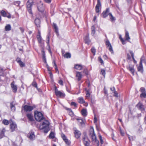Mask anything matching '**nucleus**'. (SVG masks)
Returning a JSON list of instances; mask_svg holds the SVG:
<instances>
[{
  "label": "nucleus",
  "instance_id": "f257e3e1",
  "mask_svg": "<svg viewBox=\"0 0 146 146\" xmlns=\"http://www.w3.org/2000/svg\"><path fill=\"white\" fill-rule=\"evenodd\" d=\"M49 122L48 121L44 120L42 124H40L39 129H44V133H47L49 130Z\"/></svg>",
  "mask_w": 146,
  "mask_h": 146
},
{
  "label": "nucleus",
  "instance_id": "f03ea898",
  "mask_svg": "<svg viewBox=\"0 0 146 146\" xmlns=\"http://www.w3.org/2000/svg\"><path fill=\"white\" fill-rule=\"evenodd\" d=\"M90 135L93 141L97 143L98 146L99 145V141L97 139L96 135L94 133V130L93 127L91 128L90 131Z\"/></svg>",
  "mask_w": 146,
  "mask_h": 146
},
{
  "label": "nucleus",
  "instance_id": "7ed1b4c3",
  "mask_svg": "<svg viewBox=\"0 0 146 146\" xmlns=\"http://www.w3.org/2000/svg\"><path fill=\"white\" fill-rule=\"evenodd\" d=\"M35 119L38 121H41L44 118L42 113L37 111L35 112Z\"/></svg>",
  "mask_w": 146,
  "mask_h": 146
},
{
  "label": "nucleus",
  "instance_id": "20e7f679",
  "mask_svg": "<svg viewBox=\"0 0 146 146\" xmlns=\"http://www.w3.org/2000/svg\"><path fill=\"white\" fill-rule=\"evenodd\" d=\"M55 92L56 95L58 97H63L65 95L64 94L58 91L56 86L55 87Z\"/></svg>",
  "mask_w": 146,
  "mask_h": 146
},
{
  "label": "nucleus",
  "instance_id": "39448f33",
  "mask_svg": "<svg viewBox=\"0 0 146 146\" xmlns=\"http://www.w3.org/2000/svg\"><path fill=\"white\" fill-rule=\"evenodd\" d=\"M37 8L38 10L41 12H43L44 10V7L41 1H40L37 4Z\"/></svg>",
  "mask_w": 146,
  "mask_h": 146
},
{
  "label": "nucleus",
  "instance_id": "423d86ee",
  "mask_svg": "<svg viewBox=\"0 0 146 146\" xmlns=\"http://www.w3.org/2000/svg\"><path fill=\"white\" fill-rule=\"evenodd\" d=\"M35 108V106H31L27 105H25L24 107V109L26 111H32L34 108Z\"/></svg>",
  "mask_w": 146,
  "mask_h": 146
},
{
  "label": "nucleus",
  "instance_id": "0eeeda50",
  "mask_svg": "<svg viewBox=\"0 0 146 146\" xmlns=\"http://www.w3.org/2000/svg\"><path fill=\"white\" fill-rule=\"evenodd\" d=\"M106 44L107 47H109V50L111 52V53H113V50L112 47L110 42L108 40H107L106 42Z\"/></svg>",
  "mask_w": 146,
  "mask_h": 146
},
{
  "label": "nucleus",
  "instance_id": "6e6552de",
  "mask_svg": "<svg viewBox=\"0 0 146 146\" xmlns=\"http://www.w3.org/2000/svg\"><path fill=\"white\" fill-rule=\"evenodd\" d=\"M33 2H30L29 1H28L27 3V9L29 13L31 14H32V12L31 10V7L32 5Z\"/></svg>",
  "mask_w": 146,
  "mask_h": 146
},
{
  "label": "nucleus",
  "instance_id": "1a4fd4ad",
  "mask_svg": "<svg viewBox=\"0 0 146 146\" xmlns=\"http://www.w3.org/2000/svg\"><path fill=\"white\" fill-rule=\"evenodd\" d=\"M144 58V57L143 56H142L141 58L139 64L137 68L138 70L139 71L142 72L143 71V68L142 64V62H143Z\"/></svg>",
  "mask_w": 146,
  "mask_h": 146
},
{
  "label": "nucleus",
  "instance_id": "9d476101",
  "mask_svg": "<svg viewBox=\"0 0 146 146\" xmlns=\"http://www.w3.org/2000/svg\"><path fill=\"white\" fill-rule=\"evenodd\" d=\"M98 0V3L96 7V13H98L101 9V4L100 0Z\"/></svg>",
  "mask_w": 146,
  "mask_h": 146
},
{
  "label": "nucleus",
  "instance_id": "9b49d317",
  "mask_svg": "<svg viewBox=\"0 0 146 146\" xmlns=\"http://www.w3.org/2000/svg\"><path fill=\"white\" fill-rule=\"evenodd\" d=\"M110 13L109 9L107 8L105 11H103L102 15L103 18H105L108 15H109Z\"/></svg>",
  "mask_w": 146,
  "mask_h": 146
},
{
  "label": "nucleus",
  "instance_id": "f8f14e48",
  "mask_svg": "<svg viewBox=\"0 0 146 146\" xmlns=\"http://www.w3.org/2000/svg\"><path fill=\"white\" fill-rule=\"evenodd\" d=\"M83 143L85 146H89L90 141L87 137L85 136L83 138Z\"/></svg>",
  "mask_w": 146,
  "mask_h": 146
},
{
  "label": "nucleus",
  "instance_id": "ddd939ff",
  "mask_svg": "<svg viewBox=\"0 0 146 146\" xmlns=\"http://www.w3.org/2000/svg\"><path fill=\"white\" fill-rule=\"evenodd\" d=\"M11 86L13 92L14 93H16L17 91V85L15 84L14 81H13L11 83Z\"/></svg>",
  "mask_w": 146,
  "mask_h": 146
},
{
  "label": "nucleus",
  "instance_id": "4468645a",
  "mask_svg": "<svg viewBox=\"0 0 146 146\" xmlns=\"http://www.w3.org/2000/svg\"><path fill=\"white\" fill-rule=\"evenodd\" d=\"M10 127L11 131L12 132L15 130L17 127L16 124L11 121V122H10Z\"/></svg>",
  "mask_w": 146,
  "mask_h": 146
},
{
  "label": "nucleus",
  "instance_id": "2eb2a0df",
  "mask_svg": "<svg viewBox=\"0 0 146 146\" xmlns=\"http://www.w3.org/2000/svg\"><path fill=\"white\" fill-rule=\"evenodd\" d=\"M28 137L31 140H33L35 139V137L34 132H30L28 135Z\"/></svg>",
  "mask_w": 146,
  "mask_h": 146
},
{
  "label": "nucleus",
  "instance_id": "dca6fc26",
  "mask_svg": "<svg viewBox=\"0 0 146 146\" xmlns=\"http://www.w3.org/2000/svg\"><path fill=\"white\" fill-rule=\"evenodd\" d=\"M1 13L2 16L4 17H7L8 18H11V15L10 14H9V15L7 16V13L3 10L1 11Z\"/></svg>",
  "mask_w": 146,
  "mask_h": 146
},
{
  "label": "nucleus",
  "instance_id": "f3484780",
  "mask_svg": "<svg viewBox=\"0 0 146 146\" xmlns=\"http://www.w3.org/2000/svg\"><path fill=\"white\" fill-rule=\"evenodd\" d=\"M137 107L142 111L144 110L145 109L144 108V106L140 102L137 105Z\"/></svg>",
  "mask_w": 146,
  "mask_h": 146
},
{
  "label": "nucleus",
  "instance_id": "a211bd4d",
  "mask_svg": "<svg viewBox=\"0 0 146 146\" xmlns=\"http://www.w3.org/2000/svg\"><path fill=\"white\" fill-rule=\"evenodd\" d=\"M74 133L75 136L77 138H78L80 137L81 134L80 131L77 130L75 131Z\"/></svg>",
  "mask_w": 146,
  "mask_h": 146
},
{
  "label": "nucleus",
  "instance_id": "6ab92c4d",
  "mask_svg": "<svg viewBox=\"0 0 146 146\" xmlns=\"http://www.w3.org/2000/svg\"><path fill=\"white\" fill-rule=\"evenodd\" d=\"M5 131V128L0 129V138H1L3 137Z\"/></svg>",
  "mask_w": 146,
  "mask_h": 146
},
{
  "label": "nucleus",
  "instance_id": "aec40b11",
  "mask_svg": "<svg viewBox=\"0 0 146 146\" xmlns=\"http://www.w3.org/2000/svg\"><path fill=\"white\" fill-rule=\"evenodd\" d=\"M127 69L129 70L133 75H134L135 70L133 66L129 65Z\"/></svg>",
  "mask_w": 146,
  "mask_h": 146
},
{
  "label": "nucleus",
  "instance_id": "412c9836",
  "mask_svg": "<svg viewBox=\"0 0 146 146\" xmlns=\"http://www.w3.org/2000/svg\"><path fill=\"white\" fill-rule=\"evenodd\" d=\"M35 23L37 27H40V22L39 19H36L35 20Z\"/></svg>",
  "mask_w": 146,
  "mask_h": 146
},
{
  "label": "nucleus",
  "instance_id": "4be33fe9",
  "mask_svg": "<svg viewBox=\"0 0 146 146\" xmlns=\"http://www.w3.org/2000/svg\"><path fill=\"white\" fill-rule=\"evenodd\" d=\"M84 40L86 43L89 44L90 42V40L89 39V34H88L84 38Z\"/></svg>",
  "mask_w": 146,
  "mask_h": 146
},
{
  "label": "nucleus",
  "instance_id": "5701e85b",
  "mask_svg": "<svg viewBox=\"0 0 146 146\" xmlns=\"http://www.w3.org/2000/svg\"><path fill=\"white\" fill-rule=\"evenodd\" d=\"M76 76L78 78V81H80L81 79L82 78V75L81 73L79 72H77L76 75Z\"/></svg>",
  "mask_w": 146,
  "mask_h": 146
},
{
  "label": "nucleus",
  "instance_id": "b1692460",
  "mask_svg": "<svg viewBox=\"0 0 146 146\" xmlns=\"http://www.w3.org/2000/svg\"><path fill=\"white\" fill-rule=\"evenodd\" d=\"M85 90L86 92V97L89 98L90 95V89H89L88 90L86 88H85Z\"/></svg>",
  "mask_w": 146,
  "mask_h": 146
},
{
  "label": "nucleus",
  "instance_id": "393cba45",
  "mask_svg": "<svg viewBox=\"0 0 146 146\" xmlns=\"http://www.w3.org/2000/svg\"><path fill=\"white\" fill-rule=\"evenodd\" d=\"M75 68L76 69L80 70L82 69L83 66L80 64H77L75 65Z\"/></svg>",
  "mask_w": 146,
  "mask_h": 146
},
{
  "label": "nucleus",
  "instance_id": "a878e982",
  "mask_svg": "<svg viewBox=\"0 0 146 146\" xmlns=\"http://www.w3.org/2000/svg\"><path fill=\"white\" fill-rule=\"evenodd\" d=\"M15 104L14 102H12L10 103V107L11 110L13 111L15 110Z\"/></svg>",
  "mask_w": 146,
  "mask_h": 146
},
{
  "label": "nucleus",
  "instance_id": "bb28decb",
  "mask_svg": "<svg viewBox=\"0 0 146 146\" xmlns=\"http://www.w3.org/2000/svg\"><path fill=\"white\" fill-rule=\"evenodd\" d=\"M27 116L30 121H32L33 120V116L31 114H27Z\"/></svg>",
  "mask_w": 146,
  "mask_h": 146
},
{
  "label": "nucleus",
  "instance_id": "cd10ccee",
  "mask_svg": "<svg viewBox=\"0 0 146 146\" xmlns=\"http://www.w3.org/2000/svg\"><path fill=\"white\" fill-rule=\"evenodd\" d=\"M125 38L126 40L129 41L130 39L129 35V33L128 32L126 31L125 33Z\"/></svg>",
  "mask_w": 146,
  "mask_h": 146
},
{
  "label": "nucleus",
  "instance_id": "c85d7f7f",
  "mask_svg": "<svg viewBox=\"0 0 146 146\" xmlns=\"http://www.w3.org/2000/svg\"><path fill=\"white\" fill-rule=\"evenodd\" d=\"M42 55L43 59L45 63H46V60L45 56V53L43 49H42Z\"/></svg>",
  "mask_w": 146,
  "mask_h": 146
},
{
  "label": "nucleus",
  "instance_id": "c756f323",
  "mask_svg": "<svg viewBox=\"0 0 146 146\" xmlns=\"http://www.w3.org/2000/svg\"><path fill=\"white\" fill-rule=\"evenodd\" d=\"M38 35H37V38L38 40V42L39 43H41V41L42 40V38L41 37L40 32L39 31H38Z\"/></svg>",
  "mask_w": 146,
  "mask_h": 146
},
{
  "label": "nucleus",
  "instance_id": "7c9ffc66",
  "mask_svg": "<svg viewBox=\"0 0 146 146\" xmlns=\"http://www.w3.org/2000/svg\"><path fill=\"white\" fill-rule=\"evenodd\" d=\"M78 102L81 104H83L85 102V101L82 97H80L78 98Z\"/></svg>",
  "mask_w": 146,
  "mask_h": 146
},
{
  "label": "nucleus",
  "instance_id": "2f4dec72",
  "mask_svg": "<svg viewBox=\"0 0 146 146\" xmlns=\"http://www.w3.org/2000/svg\"><path fill=\"white\" fill-rule=\"evenodd\" d=\"M6 31H9L11 30V27L10 25L8 24L6 25L5 27Z\"/></svg>",
  "mask_w": 146,
  "mask_h": 146
},
{
  "label": "nucleus",
  "instance_id": "473e14b6",
  "mask_svg": "<svg viewBox=\"0 0 146 146\" xmlns=\"http://www.w3.org/2000/svg\"><path fill=\"white\" fill-rule=\"evenodd\" d=\"M92 33L91 34L92 36H94L95 33V27L94 26H92L91 27Z\"/></svg>",
  "mask_w": 146,
  "mask_h": 146
},
{
  "label": "nucleus",
  "instance_id": "72a5a7b5",
  "mask_svg": "<svg viewBox=\"0 0 146 146\" xmlns=\"http://www.w3.org/2000/svg\"><path fill=\"white\" fill-rule=\"evenodd\" d=\"M86 110L85 109H83L81 111V113L82 115L84 116L86 115Z\"/></svg>",
  "mask_w": 146,
  "mask_h": 146
},
{
  "label": "nucleus",
  "instance_id": "f704fd0d",
  "mask_svg": "<svg viewBox=\"0 0 146 146\" xmlns=\"http://www.w3.org/2000/svg\"><path fill=\"white\" fill-rule=\"evenodd\" d=\"M2 123L5 125H7L9 123V121L5 119L3 120L2 121Z\"/></svg>",
  "mask_w": 146,
  "mask_h": 146
},
{
  "label": "nucleus",
  "instance_id": "c9c22d12",
  "mask_svg": "<svg viewBox=\"0 0 146 146\" xmlns=\"http://www.w3.org/2000/svg\"><path fill=\"white\" fill-rule=\"evenodd\" d=\"M53 27L55 29V32L56 33H58V28L56 25L55 23H53Z\"/></svg>",
  "mask_w": 146,
  "mask_h": 146
},
{
  "label": "nucleus",
  "instance_id": "e433bc0d",
  "mask_svg": "<svg viewBox=\"0 0 146 146\" xmlns=\"http://www.w3.org/2000/svg\"><path fill=\"white\" fill-rule=\"evenodd\" d=\"M110 19L111 21H113L115 20V19L114 17L113 16L112 14L111 13L110 14Z\"/></svg>",
  "mask_w": 146,
  "mask_h": 146
},
{
  "label": "nucleus",
  "instance_id": "4c0bfd02",
  "mask_svg": "<svg viewBox=\"0 0 146 146\" xmlns=\"http://www.w3.org/2000/svg\"><path fill=\"white\" fill-rule=\"evenodd\" d=\"M64 56L65 58H70L71 57V54L69 53H66L64 55Z\"/></svg>",
  "mask_w": 146,
  "mask_h": 146
},
{
  "label": "nucleus",
  "instance_id": "58836bf2",
  "mask_svg": "<svg viewBox=\"0 0 146 146\" xmlns=\"http://www.w3.org/2000/svg\"><path fill=\"white\" fill-rule=\"evenodd\" d=\"M78 122L80 123L82 126L83 127L84 126L85 124L84 122L82 119H81L79 121H78Z\"/></svg>",
  "mask_w": 146,
  "mask_h": 146
},
{
  "label": "nucleus",
  "instance_id": "ea45409f",
  "mask_svg": "<svg viewBox=\"0 0 146 146\" xmlns=\"http://www.w3.org/2000/svg\"><path fill=\"white\" fill-rule=\"evenodd\" d=\"M49 137L50 138H54V133L53 132H51L49 135Z\"/></svg>",
  "mask_w": 146,
  "mask_h": 146
},
{
  "label": "nucleus",
  "instance_id": "a19ab883",
  "mask_svg": "<svg viewBox=\"0 0 146 146\" xmlns=\"http://www.w3.org/2000/svg\"><path fill=\"white\" fill-rule=\"evenodd\" d=\"M101 74L103 75L104 76V77H105L106 74L105 70L103 69H101Z\"/></svg>",
  "mask_w": 146,
  "mask_h": 146
},
{
  "label": "nucleus",
  "instance_id": "79ce46f5",
  "mask_svg": "<svg viewBox=\"0 0 146 146\" xmlns=\"http://www.w3.org/2000/svg\"><path fill=\"white\" fill-rule=\"evenodd\" d=\"M98 60L100 62L101 64H104L103 61L100 57H98Z\"/></svg>",
  "mask_w": 146,
  "mask_h": 146
},
{
  "label": "nucleus",
  "instance_id": "37998d69",
  "mask_svg": "<svg viewBox=\"0 0 146 146\" xmlns=\"http://www.w3.org/2000/svg\"><path fill=\"white\" fill-rule=\"evenodd\" d=\"M92 52L93 53L94 55L95 54L96 49L94 48H92L91 49Z\"/></svg>",
  "mask_w": 146,
  "mask_h": 146
},
{
  "label": "nucleus",
  "instance_id": "c03bdc74",
  "mask_svg": "<svg viewBox=\"0 0 146 146\" xmlns=\"http://www.w3.org/2000/svg\"><path fill=\"white\" fill-rule=\"evenodd\" d=\"M99 137L100 139L101 143L102 144L104 143V141L102 139V136L100 134L99 135Z\"/></svg>",
  "mask_w": 146,
  "mask_h": 146
},
{
  "label": "nucleus",
  "instance_id": "a18cd8bd",
  "mask_svg": "<svg viewBox=\"0 0 146 146\" xmlns=\"http://www.w3.org/2000/svg\"><path fill=\"white\" fill-rule=\"evenodd\" d=\"M32 85L33 86L35 87L36 88H37V84L36 82H33L32 83Z\"/></svg>",
  "mask_w": 146,
  "mask_h": 146
},
{
  "label": "nucleus",
  "instance_id": "49530a36",
  "mask_svg": "<svg viewBox=\"0 0 146 146\" xmlns=\"http://www.w3.org/2000/svg\"><path fill=\"white\" fill-rule=\"evenodd\" d=\"M140 96L141 97H145L146 96V94L145 92H142V93L140 95Z\"/></svg>",
  "mask_w": 146,
  "mask_h": 146
},
{
  "label": "nucleus",
  "instance_id": "de8ad7c7",
  "mask_svg": "<svg viewBox=\"0 0 146 146\" xmlns=\"http://www.w3.org/2000/svg\"><path fill=\"white\" fill-rule=\"evenodd\" d=\"M61 137L64 141L67 139L66 136L64 134H62L61 135Z\"/></svg>",
  "mask_w": 146,
  "mask_h": 146
},
{
  "label": "nucleus",
  "instance_id": "09e8293b",
  "mask_svg": "<svg viewBox=\"0 0 146 146\" xmlns=\"http://www.w3.org/2000/svg\"><path fill=\"white\" fill-rule=\"evenodd\" d=\"M20 3V2L19 1H16L14 3V4L15 5L19 6Z\"/></svg>",
  "mask_w": 146,
  "mask_h": 146
},
{
  "label": "nucleus",
  "instance_id": "8fccbe9b",
  "mask_svg": "<svg viewBox=\"0 0 146 146\" xmlns=\"http://www.w3.org/2000/svg\"><path fill=\"white\" fill-rule=\"evenodd\" d=\"M114 94L113 95L114 96L116 97H118V93L117 92L115 91L114 92Z\"/></svg>",
  "mask_w": 146,
  "mask_h": 146
},
{
  "label": "nucleus",
  "instance_id": "3c124183",
  "mask_svg": "<svg viewBox=\"0 0 146 146\" xmlns=\"http://www.w3.org/2000/svg\"><path fill=\"white\" fill-rule=\"evenodd\" d=\"M64 141L67 145H69L70 144V141H68V139H67L66 140H64Z\"/></svg>",
  "mask_w": 146,
  "mask_h": 146
},
{
  "label": "nucleus",
  "instance_id": "603ef678",
  "mask_svg": "<svg viewBox=\"0 0 146 146\" xmlns=\"http://www.w3.org/2000/svg\"><path fill=\"white\" fill-rule=\"evenodd\" d=\"M19 64L21 67H22L25 66L24 64L21 61Z\"/></svg>",
  "mask_w": 146,
  "mask_h": 146
},
{
  "label": "nucleus",
  "instance_id": "864d4df0",
  "mask_svg": "<svg viewBox=\"0 0 146 146\" xmlns=\"http://www.w3.org/2000/svg\"><path fill=\"white\" fill-rule=\"evenodd\" d=\"M53 62L54 63V66H55V70H56V71H58V74L59 73V71L58 70V69L57 68V66L56 65V64L55 63V62L54 61Z\"/></svg>",
  "mask_w": 146,
  "mask_h": 146
},
{
  "label": "nucleus",
  "instance_id": "5fc2aeb1",
  "mask_svg": "<svg viewBox=\"0 0 146 146\" xmlns=\"http://www.w3.org/2000/svg\"><path fill=\"white\" fill-rule=\"evenodd\" d=\"M140 91L141 92H145V89L143 88H141L140 89Z\"/></svg>",
  "mask_w": 146,
  "mask_h": 146
},
{
  "label": "nucleus",
  "instance_id": "6e6d98bb",
  "mask_svg": "<svg viewBox=\"0 0 146 146\" xmlns=\"http://www.w3.org/2000/svg\"><path fill=\"white\" fill-rule=\"evenodd\" d=\"M130 52L133 60L134 59V54L132 51H130Z\"/></svg>",
  "mask_w": 146,
  "mask_h": 146
},
{
  "label": "nucleus",
  "instance_id": "4d7b16f0",
  "mask_svg": "<svg viewBox=\"0 0 146 146\" xmlns=\"http://www.w3.org/2000/svg\"><path fill=\"white\" fill-rule=\"evenodd\" d=\"M71 105L72 106H74L75 107H76V104L74 102H72L71 103Z\"/></svg>",
  "mask_w": 146,
  "mask_h": 146
},
{
  "label": "nucleus",
  "instance_id": "13d9d810",
  "mask_svg": "<svg viewBox=\"0 0 146 146\" xmlns=\"http://www.w3.org/2000/svg\"><path fill=\"white\" fill-rule=\"evenodd\" d=\"M121 41L122 42V44H125V40H124L123 38H121Z\"/></svg>",
  "mask_w": 146,
  "mask_h": 146
},
{
  "label": "nucleus",
  "instance_id": "bf43d9fd",
  "mask_svg": "<svg viewBox=\"0 0 146 146\" xmlns=\"http://www.w3.org/2000/svg\"><path fill=\"white\" fill-rule=\"evenodd\" d=\"M47 41L46 42H47L48 45L49 42V36H48V37L47 38Z\"/></svg>",
  "mask_w": 146,
  "mask_h": 146
},
{
  "label": "nucleus",
  "instance_id": "052dcab7",
  "mask_svg": "<svg viewBox=\"0 0 146 146\" xmlns=\"http://www.w3.org/2000/svg\"><path fill=\"white\" fill-rule=\"evenodd\" d=\"M58 83L60 84L61 85H63V81L61 80H60L58 81Z\"/></svg>",
  "mask_w": 146,
  "mask_h": 146
},
{
  "label": "nucleus",
  "instance_id": "680f3d73",
  "mask_svg": "<svg viewBox=\"0 0 146 146\" xmlns=\"http://www.w3.org/2000/svg\"><path fill=\"white\" fill-rule=\"evenodd\" d=\"M16 60L17 62L18 63H19L21 61L20 59L19 58H17Z\"/></svg>",
  "mask_w": 146,
  "mask_h": 146
},
{
  "label": "nucleus",
  "instance_id": "e2e57ef3",
  "mask_svg": "<svg viewBox=\"0 0 146 146\" xmlns=\"http://www.w3.org/2000/svg\"><path fill=\"white\" fill-rule=\"evenodd\" d=\"M97 121V119L95 115L94 118V122L96 123Z\"/></svg>",
  "mask_w": 146,
  "mask_h": 146
},
{
  "label": "nucleus",
  "instance_id": "0e129e2a",
  "mask_svg": "<svg viewBox=\"0 0 146 146\" xmlns=\"http://www.w3.org/2000/svg\"><path fill=\"white\" fill-rule=\"evenodd\" d=\"M51 0H44L45 2L48 3H50L51 2Z\"/></svg>",
  "mask_w": 146,
  "mask_h": 146
},
{
  "label": "nucleus",
  "instance_id": "69168bd1",
  "mask_svg": "<svg viewBox=\"0 0 146 146\" xmlns=\"http://www.w3.org/2000/svg\"><path fill=\"white\" fill-rule=\"evenodd\" d=\"M83 72L85 73L86 74H88V72L87 70H84L83 71Z\"/></svg>",
  "mask_w": 146,
  "mask_h": 146
},
{
  "label": "nucleus",
  "instance_id": "338daca9",
  "mask_svg": "<svg viewBox=\"0 0 146 146\" xmlns=\"http://www.w3.org/2000/svg\"><path fill=\"white\" fill-rule=\"evenodd\" d=\"M46 66H47V68L48 69V71L49 72L50 71V68H49V66L47 65V64L46 65Z\"/></svg>",
  "mask_w": 146,
  "mask_h": 146
},
{
  "label": "nucleus",
  "instance_id": "774afa93",
  "mask_svg": "<svg viewBox=\"0 0 146 146\" xmlns=\"http://www.w3.org/2000/svg\"><path fill=\"white\" fill-rule=\"evenodd\" d=\"M110 90H111V91H114L115 90V88L114 87H113V88H110Z\"/></svg>",
  "mask_w": 146,
  "mask_h": 146
}]
</instances>
